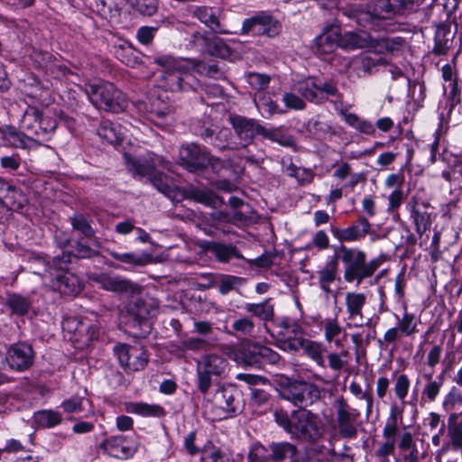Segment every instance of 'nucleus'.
Here are the masks:
<instances>
[{
	"instance_id": "obj_63",
	"label": "nucleus",
	"mask_w": 462,
	"mask_h": 462,
	"mask_svg": "<svg viewBox=\"0 0 462 462\" xmlns=\"http://www.w3.org/2000/svg\"><path fill=\"white\" fill-rule=\"evenodd\" d=\"M207 346L208 343L204 339L190 337L186 340H183L178 346V349L183 352L187 350L199 351L205 349Z\"/></svg>"
},
{
	"instance_id": "obj_21",
	"label": "nucleus",
	"mask_w": 462,
	"mask_h": 462,
	"mask_svg": "<svg viewBox=\"0 0 462 462\" xmlns=\"http://www.w3.org/2000/svg\"><path fill=\"white\" fill-rule=\"evenodd\" d=\"M357 222L346 228L336 229L334 236L341 242H355L365 238L371 232V224L365 217H359Z\"/></svg>"
},
{
	"instance_id": "obj_31",
	"label": "nucleus",
	"mask_w": 462,
	"mask_h": 462,
	"mask_svg": "<svg viewBox=\"0 0 462 462\" xmlns=\"http://www.w3.org/2000/svg\"><path fill=\"white\" fill-rule=\"evenodd\" d=\"M448 436L453 448L462 452V411L453 412L448 419Z\"/></svg>"
},
{
	"instance_id": "obj_61",
	"label": "nucleus",
	"mask_w": 462,
	"mask_h": 462,
	"mask_svg": "<svg viewBox=\"0 0 462 462\" xmlns=\"http://www.w3.org/2000/svg\"><path fill=\"white\" fill-rule=\"evenodd\" d=\"M442 385L443 378L441 377L434 382H427L422 390V395L425 396L428 401L434 402L439 395Z\"/></svg>"
},
{
	"instance_id": "obj_24",
	"label": "nucleus",
	"mask_w": 462,
	"mask_h": 462,
	"mask_svg": "<svg viewBox=\"0 0 462 462\" xmlns=\"http://www.w3.org/2000/svg\"><path fill=\"white\" fill-rule=\"evenodd\" d=\"M317 51L320 54H328L339 47V28L331 26L327 28L316 38Z\"/></svg>"
},
{
	"instance_id": "obj_17",
	"label": "nucleus",
	"mask_w": 462,
	"mask_h": 462,
	"mask_svg": "<svg viewBox=\"0 0 462 462\" xmlns=\"http://www.w3.org/2000/svg\"><path fill=\"white\" fill-rule=\"evenodd\" d=\"M147 119L162 129L171 127L174 121V108L159 98H152L146 109Z\"/></svg>"
},
{
	"instance_id": "obj_8",
	"label": "nucleus",
	"mask_w": 462,
	"mask_h": 462,
	"mask_svg": "<svg viewBox=\"0 0 462 462\" xmlns=\"http://www.w3.org/2000/svg\"><path fill=\"white\" fill-rule=\"evenodd\" d=\"M203 395L204 408L211 412L213 420L231 417L241 410L237 393L231 388L219 386L212 395L208 392Z\"/></svg>"
},
{
	"instance_id": "obj_33",
	"label": "nucleus",
	"mask_w": 462,
	"mask_h": 462,
	"mask_svg": "<svg viewBox=\"0 0 462 462\" xmlns=\"http://www.w3.org/2000/svg\"><path fill=\"white\" fill-rule=\"evenodd\" d=\"M270 459L273 462H282L287 458L293 460L297 453L295 445L287 442H272L269 445Z\"/></svg>"
},
{
	"instance_id": "obj_22",
	"label": "nucleus",
	"mask_w": 462,
	"mask_h": 462,
	"mask_svg": "<svg viewBox=\"0 0 462 462\" xmlns=\"http://www.w3.org/2000/svg\"><path fill=\"white\" fill-rule=\"evenodd\" d=\"M235 361L245 367L261 366V351L259 343H245L235 353Z\"/></svg>"
},
{
	"instance_id": "obj_1",
	"label": "nucleus",
	"mask_w": 462,
	"mask_h": 462,
	"mask_svg": "<svg viewBox=\"0 0 462 462\" xmlns=\"http://www.w3.org/2000/svg\"><path fill=\"white\" fill-rule=\"evenodd\" d=\"M274 420L291 439L315 443L325 434V424L318 414L307 409H299L288 413L282 409L273 412Z\"/></svg>"
},
{
	"instance_id": "obj_28",
	"label": "nucleus",
	"mask_w": 462,
	"mask_h": 462,
	"mask_svg": "<svg viewBox=\"0 0 462 462\" xmlns=\"http://www.w3.org/2000/svg\"><path fill=\"white\" fill-rule=\"evenodd\" d=\"M125 410L128 413L137 414L143 417H162L165 412L158 404H148L142 402H128L125 403Z\"/></svg>"
},
{
	"instance_id": "obj_38",
	"label": "nucleus",
	"mask_w": 462,
	"mask_h": 462,
	"mask_svg": "<svg viewBox=\"0 0 462 462\" xmlns=\"http://www.w3.org/2000/svg\"><path fill=\"white\" fill-rule=\"evenodd\" d=\"M231 51L226 42L217 36L215 33L210 32L207 50L204 55H209L220 59H226L229 57Z\"/></svg>"
},
{
	"instance_id": "obj_34",
	"label": "nucleus",
	"mask_w": 462,
	"mask_h": 462,
	"mask_svg": "<svg viewBox=\"0 0 462 462\" xmlns=\"http://www.w3.org/2000/svg\"><path fill=\"white\" fill-rule=\"evenodd\" d=\"M411 217L413 220L416 232L421 236L430 226V214L428 212V207L425 204L413 205L411 209Z\"/></svg>"
},
{
	"instance_id": "obj_23",
	"label": "nucleus",
	"mask_w": 462,
	"mask_h": 462,
	"mask_svg": "<svg viewBox=\"0 0 462 462\" xmlns=\"http://www.w3.org/2000/svg\"><path fill=\"white\" fill-rule=\"evenodd\" d=\"M338 270V258L333 256L328 261L324 267L317 272L319 288L326 293V296L332 292L330 285L336 281Z\"/></svg>"
},
{
	"instance_id": "obj_14",
	"label": "nucleus",
	"mask_w": 462,
	"mask_h": 462,
	"mask_svg": "<svg viewBox=\"0 0 462 462\" xmlns=\"http://www.w3.org/2000/svg\"><path fill=\"white\" fill-rule=\"evenodd\" d=\"M229 123L243 147L248 146L256 136L262 135L263 125L256 119L247 118L239 115H231L229 116Z\"/></svg>"
},
{
	"instance_id": "obj_32",
	"label": "nucleus",
	"mask_w": 462,
	"mask_h": 462,
	"mask_svg": "<svg viewBox=\"0 0 462 462\" xmlns=\"http://www.w3.org/2000/svg\"><path fill=\"white\" fill-rule=\"evenodd\" d=\"M366 303V296L362 292H347L345 304L349 319H363V309Z\"/></svg>"
},
{
	"instance_id": "obj_6",
	"label": "nucleus",
	"mask_w": 462,
	"mask_h": 462,
	"mask_svg": "<svg viewBox=\"0 0 462 462\" xmlns=\"http://www.w3.org/2000/svg\"><path fill=\"white\" fill-rule=\"evenodd\" d=\"M229 369L227 359L221 354L203 355L197 362L198 389L206 394L214 381L226 377Z\"/></svg>"
},
{
	"instance_id": "obj_10",
	"label": "nucleus",
	"mask_w": 462,
	"mask_h": 462,
	"mask_svg": "<svg viewBox=\"0 0 462 462\" xmlns=\"http://www.w3.org/2000/svg\"><path fill=\"white\" fill-rule=\"evenodd\" d=\"M179 162L190 172L203 171L208 166L213 170L220 163L218 158L212 157L208 152L195 143L182 145L179 151Z\"/></svg>"
},
{
	"instance_id": "obj_25",
	"label": "nucleus",
	"mask_w": 462,
	"mask_h": 462,
	"mask_svg": "<svg viewBox=\"0 0 462 462\" xmlns=\"http://www.w3.org/2000/svg\"><path fill=\"white\" fill-rule=\"evenodd\" d=\"M383 59L376 55H361L353 59L349 63V77L352 72H356L358 77L371 73L372 69L380 65Z\"/></svg>"
},
{
	"instance_id": "obj_11",
	"label": "nucleus",
	"mask_w": 462,
	"mask_h": 462,
	"mask_svg": "<svg viewBox=\"0 0 462 462\" xmlns=\"http://www.w3.org/2000/svg\"><path fill=\"white\" fill-rule=\"evenodd\" d=\"M114 353L120 365L128 373L143 370L149 361L146 349L139 344H117L114 346Z\"/></svg>"
},
{
	"instance_id": "obj_55",
	"label": "nucleus",
	"mask_w": 462,
	"mask_h": 462,
	"mask_svg": "<svg viewBox=\"0 0 462 462\" xmlns=\"http://www.w3.org/2000/svg\"><path fill=\"white\" fill-rule=\"evenodd\" d=\"M134 10L145 16L153 15L158 10V0H130Z\"/></svg>"
},
{
	"instance_id": "obj_5",
	"label": "nucleus",
	"mask_w": 462,
	"mask_h": 462,
	"mask_svg": "<svg viewBox=\"0 0 462 462\" xmlns=\"http://www.w3.org/2000/svg\"><path fill=\"white\" fill-rule=\"evenodd\" d=\"M20 127L39 147L53 136L57 122L52 117L44 116L35 106H28L20 121Z\"/></svg>"
},
{
	"instance_id": "obj_15",
	"label": "nucleus",
	"mask_w": 462,
	"mask_h": 462,
	"mask_svg": "<svg viewBox=\"0 0 462 462\" xmlns=\"http://www.w3.org/2000/svg\"><path fill=\"white\" fill-rule=\"evenodd\" d=\"M281 30V23L266 14H257L245 20L242 26V33L244 34L252 32L254 34H262L268 37L277 36Z\"/></svg>"
},
{
	"instance_id": "obj_29",
	"label": "nucleus",
	"mask_w": 462,
	"mask_h": 462,
	"mask_svg": "<svg viewBox=\"0 0 462 462\" xmlns=\"http://www.w3.org/2000/svg\"><path fill=\"white\" fill-rule=\"evenodd\" d=\"M261 137L273 143H276L283 147H293L295 145L293 137L284 129L283 126L268 128L263 125Z\"/></svg>"
},
{
	"instance_id": "obj_27",
	"label": "nucleus",
	"mask_w": 462,
	"mask_h": 462,
	"mask_svg": "<svg viewBox=\"0 0 462 462\" xmlns=\"http://www.w3.org/2000/svg\"><path fill=\"white\" fill-rule=\"evenodd\" d=\"M303 354L316 363L317 365L325 368V354L327 347L322 342L304 338L301 344Z\"/></svg>"
},
{
	"instance_id": "obj_40",
	"label": "nucleus",
	"mask_w": 462,
	"mask_h": 462,
	"mask_svg": "<svg viewBox=\"0 0 462 462\" xmlns=\"http://www.w3.org/2000/svg\"><path fill=\"white\" fill-rule=\"evenodd\" d=\"M110 255L115 260L132 266H144L152 262V255L147 253L137 254L134 253L120 254L117 252H111Z\"/></svg>"
},
{
	"instance_id": "obj_35",
	"label": "nucleus",
	"mask_w": 462,
	"mask_h": 462,
	"mask_svg": "<svg viewBox=\"0 0 462 462\" xmlns=\"http://www.w3.org/2000/svg\"><path fill=\"white\" fill-rule=\"evenodd\" d=\"M245 310L247 313L265 322L273 320L274 317V306L270 298L260 303H246Z\"/></svg>"
},
{
	"instance_id": "obj_60",
	"label": "nucleus",
	"mask_w": 462,
	"mask_h": 462,
	"mask_svg": "<svg viewBox=\"0 0 462 462\" xmlns=\"http://www.w3.org/2000/svg\"><path fill=\"white\" fill-rule=\"evenodd\" d=\"M270 77L266 74L250 72L247 75V82L249 85L257 90L264 89L270 83Z\"/></svg>"
},
{
	"instance_id": "obj_3",
	"label": "nucleus",
	"mask_w": 462,
	"mask_h": 462,
	"mask_svg": "<svg viewBox=\"0 0 462 462\" xmlns=\"http://www.w3.org/2000/svg\"><path fill=\"white\" fill-rule=\"evenodd\" d=\"M340 260L344 263V279L346 282H356L359 285L365 279L370 278L383 263V257L366 261V254L357 248H348L343 245L338 247Z\"/></svg>"
},
{
	"instance_id": "obj_4",
	"label": "nucleus",
	"mask_w": 462,
	"mask_h": 462,
	"mask_svg": "<svg viewBox=\"0 0 462 462\" xmlns=\"http://www.w3.org/2000/svg\"><path fill=\"white\" fill-rule=\"evenodd\" d=\"M155 63L162 67V87L172 92L188 91L195 88L196 79L189 67L171 56L155 58Z\"/></svg>"
},
{
	"instance_id": "obj_47",
	"label": "nucleus",
	"mask_w": 462,
	"mask_h": 462,
	"mask_svg": "<svg viewBox=\"0 0 462 462\" xmlns=\"http://www.w3.org/2000/svg\"><path fill=\"white\" fill-rule=\"evenodd\" d=\"M403 309L404 311L402 318H399L397 315H395L397 319L396 328H399L402 335L411 337L418 331L417 322L414 314L407 312L406 306H404Z\"/></svg>"
},
{
	"instance_id": "obj_45",
	"label": "nucleus",
	"mask_w": 462,
	"mask_h": 462,
	"mask_svg": "<svg viewBox=\"0 0 462 462\" xmlns=\"http://www.w3.org/2000/svg\"><path fill=\"white\" fill-rule=\"evenodd\" d=\"M209 35L210 32L206 31L194 32L186 39V48L204 55L207 50Z\"/></svg>"
},
{
	"instance_id": "obj_41",
	"label": "nucleus",
	"mask_w": 462,
	"mask_h": 462,
	"mask_svg": "<svg viewBox=\"0 0 462 462\" xmlns=\"http://www.w3.org/2000/svg\"><path fill=\"white\" fill-rule=\"evenodd\" d=\"M34 422L42 428H52L61 423V414L53 410H42L34 413Z\"/></svg>"
},
{
	"instance_id": "obj_13",
	"label": "nucleus",
	"mask_w": 462,
	"mask_h": 462,
	"mask_svg": "<svg viewBox=\"0 0 462 462\" xmlns=\"http://www.w3.org/2000/svg\"><path fill=\"white\" fill-rule=\"evenodd\" d=\"M63 329L71 334L70 340L79 343V347L87 346L97 337V328L87 319L68 318L63 321Z\"/></svg>"
},
{
	"instance_id": "obj_30",
	"label": "nucleus",
	"mask_w": 462,
	"mask_h": 462,
	"mask_svg": "<svg viewBox=\"0 0 462 462\" xmlns=\"http://www.w3.org/2000/svg\"><path fill=\"white\" fill-rule=\"evenodd\" d=\"M56 288L65 295H74L80 291L81 287L79 278L69 272H62L56 274Z\"/></svg>"
},
{
	"instance_id": "obj_50",
	"label": "nucleus",
	"mask_w": 462,
	"mask_h": 462,
	"mask_svg": "<svg viewBox=\"0 0 462 462\" xmlns=\"http://www.w3.org/2000/svg\"><path fill=\"white\" fill-rule=\"evenodd\" d=\"M150 180L152 185L166 196H171V194L177 189V186L164 173L154 171L152 175L150 177Z\"/></svg>"
},
{
	"instance_id": "obj_44",
	"label": "nucleus",
	"mask_w": 462,
	"mask_h": 462,
	"mask_svg": "<svg viewBox=\"0 0 462 462\" xmlns=\"http://www.w3.org/2000/svg\"><path fill=\"white\" fill-rule=\"evenodd\" d=\"M6 140L14 148L35 149L36 143L24 132L11 129L6 134Z\"/></svg>"
},
{
	"instance_id": "obj_36",
	"label": "nucleus",
	"mask_w": 462,
	"mask_h": 462,
	"mask_svg": "<svg viewBox=\"0 0 462 462\" xmlns=\"http://www.w3.org/2000/svg\"><path fill=\"white\" fill-rule=\"evenodd\" d=\"M125 162L127 169L134 176L139 177H151L154 172V163H152L148 160L135 158L130 155H125Z\"/></svg>"
},
{
	"instance_id": "obj_16",
	"label": "nucleus",
	"mask_w": 462,
	"mask_h": 462,
	"mask_svg": "<svg viewBox=\"0 0 462 462\" xmlns=\"http://www.w3.org/2000/svg\"><path fill=\"white\" fill-rule=\"evenodd\" d=\"M100 448L111 457L128 459L138 450V444L125 436H112L100 444Z\"/></svg>"
},
{
	"instance_id": "obj_39",
	"label": "nucleus",
	"mask_w": 462,
	"mask_h": 462,
	"mask_svg": "<svg viewBox=\"0 0 462 462\" xmlns=\"http://www.w3.org/2000/svg\"><path fill=\"white\" fill-rule=\"evenodd\" d=\"M193 15L197 17L206 26L213 30L214 32L220 31V23L218 17L211 7L208 6H197L193 12Z\"/></svg>"
},
{
	"instance_id": "obj_59",
	"label": "nucleus",
	"mask_w": 462,
	"mask_h": 462,
	"mask_svg": "<svg viewBox=\"0 0 462 462\" xmlns=\"http://www.w3.org/2000/svg\"><path fill=\"white\" fill-rule=\"evenodd\" d=\"M270 460L269 446L254 444L248 453V462H269Z\"/></svg>"
},
{
	"instance_id": "obj_43",
	"label": "nucleus",
	"mask_w": 462,
	"mask_h": 462,
	"mask_svg": "<svg viewBox=\"0 0 462 462\" xmlns=\"http://www.w3.org/2000/svg\"><path fill=\"white\" fill-rule=\"evenodd\" d=\"M298 90L308 101L315 104L323 103V97H321V93L319 92L318 81L316 79H308L300 83Z\"/></svg>"
},
{
	"instance_id": "obj_54",
	"label": "nucleus",
	"mask_w": 462,
	"mask_h": 462,
	"mask_svg": "<svg viewBox=\"0 0 462 462\" xmlns=\"http://www.w3.org/2000/svg\"><path fill=\"white\" fill-rule=\"evenodd\" d=\"M277 328H280L278 335L281 338H293L301 334V327L293 320L285 319L278 323Z\"/></svg>"
},
{
	"instance_id": "obj_12",
	"label": "nucleus",
	"mask_w": 462,
	"mask_h": 462,
	"mask_svg": "<svg viewBox=\"0 0 462 462\" xmlns=\"http://www.w3.org/2000/svg\"><path fill=\"white\" fill-rule=\"evenodd\" d=\"M336 420L338 433L343 439H355L357 436V420L361 415L357 409L349 405L343 397L336 400Z\"/></svg>"
},
{
	"instance_id": "obj_37",
	"label": "nucleus",
	"mask_w": 462,
	"mask_h": 462,
	"mask_svg": "<svg viewBox=\"0 0 462 462\" xmlns=\"http://www.w3.org/2000/svg\"><path fill=\"white\" fill-rule=\"evenodd\" d=\"M127 313L128 318L126 322L133 328L147 324L146 316L148 314V310L143 301L137 300L130 304L127 308Z\"/></svg>"
},
{
	"instance_id": "obj_46",
	"label": "nucleus",
	"mask_w": 462,
	"mask_h": 462,
	"mask_svg": "<svg viewBox=\"0 0 462 462\" xmlns=\"http://www.w3.org/2000/svg\"><path fill=\"white\" fill-rule=\"evenodd\" d=\"M307 134L315 139H322L332 132V127L319 116L311 118L306 124Z\"/></svg>"
},
{
	"instance_id": "obj_42",
	"label": "nucleus",
	"mask_w": 462,
	"mask_h": 462,
	"mask_svg": "<svg viewBox=\"0 0 462 462\" xmlns=\"http://www.w3.org/2000/svg\"><path fill=\"white\" fill-rule=\"evenodd\" d=\"M208 249L219 262L226 263L232 257L238 259L242 258V255L237 252L236 247L233 245L212 243Z\"/></svg>"
},
{
	"instance_id": "obj_58",
	"label": "nucleus",
	"mask_w": 462,
	"mask_h": 462,
	"mask_svg": "<svg viewBox=\"0 0 462 462\" xmlns=\"http://www.w3.org/2000/svg\"><path fill=\"white\" fill-rule=\"evenodd\" d=\"M7 305L17 315L25 314L30 308L29 300L18 294L11 295L7 300Z\"/></svg>"
},
{
	"instance_id": "obj_64",
	"label": "nucleus",
	"mask_w": 462,
	"mask_h": 462,
	"mask_svg": "<svg viewBox=\"0 0 462 462\" xmlns=\"http://www.w3.org/2000/svg\"><path fill=\"white\" fill-rule=\"evenodd\" d=\"M396 442L384 439L374 452V456L380 460H386V457L393 455L395 451Z\"/></svg>"
},
{
	"instance_id": "obj_26",
	"label": "nucleus",
	"mask_w": 462,
	"mask_h": 462,
	"mask_svg": "<svg viewBox=\"0 0 462 462\" xmlns=\"http://www.w3.org/2000/svg\"><path fill=\"white\" fill-rule=\"evenodd\" d=\"M97 134L101 139L113 145L120 143L125 136V130L120 125L108 120L100 123Z\"/></svg>"
},
{
	"instance_id": "obj_9",
	"label": "nucleus",
	"mask_w": 462,
	"mask_h": 462,
	"mask_svg": "<svg viewBox=\"0 0 462 462\" xmlns=\"http://www.w3.org/2000/svg\"><path fill=\"white\" fill-rule=\"evenodd\" d=\"M279 396L293 405L306 409L320 399L319 388L305 381H293L282 384Z\"/></svg>"
},
{
	"instance_id": "obj_53",
	"label": "nucleus",
	"mask_w": 462,
	"mask_h": 462,
	"mask_svg": "<svg viewBox=\"0 0 462 462\" xmlns=\"http://www.w3.org/2000/svg\"><path fill=\"white\" fill-rule=\"evenodd\" d=\"M70 222L74 230L80 232L85 237L92 238L95 236V230L91 226V221L85 216L79 214L70 217Z\"/></svg>"
},
{
	"instance_id": "obj_51",
	"label": "nucleus",
	"mask_w": 462,
	"mask_h": 462,
	"mask_svg": "<svg viewBox=\"0 0 462 462\" xmlns=\"http://www.w3.org/2000/svg\"><path fill=\"white\" fill-rule=\"evenodd\" d=\"M366 43V39L355 32H339V47L342 49L363 48Z\"/></svg>"
},
{
	"instance_id": "obj_49",
	"label": "nucleus",
	"mask_w": 462,
	"mask_h": 462,
	"mask_svg": "<svg viewBox=\"0 0 462 462\" xmlns=\"http://www.w3.org/2000/svg\"><path fill=\"white\" fill-rule=\"evenodd\" d=\"M189 62L193 69H195L201 76L216 79L222 76V72L216 62L205 63L196 59L190 60Z\"/></svg>"
},
{
	"instance_id": "obj_52",
	"label": "nucleus",
	"mask_w": 462,
	"mask_h": 462,
	"mask_svg": "<svg viewBox=\"0 0 462 462\" xmlns=\"http://www.w3.org/2000/svg\"><path fill=\"white\" fill-rule=\"evenodd\" d=\"M323 330L325 340L328 343L335 341L336 346H340L341 343L336 339L342 332L343 328L339 324L337 318L326 319L323 321Z\"/></svg>"
},
{
	"instance_id": "obj_2",
	"label": "nucleus",
	"mask_w": 462,
	"mask_h": 462,
	"mask_svg": "<svg viewBox=\"0 0 462 462\" xmlns=\"http://www.w3.org/2000/svg\"><path fill=\"white\" fill-rule=\"evenodd\" d=\"M413 5L411 0H378L366 9L350 6L346 14L364 27L377 29L383 20L403 14Z\"/></svg>"
},
{
	"instance_id": "obj_48",
	"label": "nucleus",
	"mask_w": 462,
	"mask_h": 462,
	"mask_svg": "<svg viewBox=\"0 0 462 462\" xmlns=\"http://www.w3.org/2000/svg\"><path fill=\"white\" fill-rule=\"evenodd\" d=\"M245 282V278L228 274H220L217 284L219 292L222 295H226L230 291L237 290Z\"/></svg>"
},
{
	"instance_id": "obj_19",
	"label": "nucleus",
	"mask_w": 462,
	"mask_h": 462,
	"mask_svg": "<svg viewBox=\"0 0 462 462\" xmlns=\"http://www.w3.org/2000/svg\"><path fill=\"white\" fill-rule=\"evenodd\" d=\"M96 282L101 288L120 294H134L138 291L139 287L131 281L120 277L101 273L97 276Z\"/></svg>"
},
{
	"instance_id": "obj_20",
	"label": "nucleus",
	"mask_w": 462,
	"mask_h": 462,
	"mask_svg": "<svg viewBox=\"0 0 462 462\" xmlns=\"http://www.w3.org/2000/svg\"><path fill=\"white\" fill-rule=\"evenodd\" d=\"M455 32H451V23L443 22L437 25L432 53L435 56L446 55L451 49Z\"/></svg>"
},
{
	"instance_id": "obj_57",
	"label": "nucleus",
	"mask_w": 462,
	"mask_h": 462,
	"mask_svg": "<svg viewBox=\"0 0 462 462\" xmlns=\"http://www.w3.org/2000/svg\"><path fill=\"white\" fill-rule=\"evenodd\" d=\"M201 462H234L232 456L220 448H213L205 451L200 457Z\"/></svg>"
},
{
	"instance_id": "obj_62",
	"label": "nucleus",
	"mask_w": 462,
	"mask_h": 462,
	"mask_svg": "<svg viewBox=\"0 0 462 462\" xmlns=\"http://www.w3.org/2000/svg\"><path fill=\"white\" fill-rule=\"evenodd\" d=\"M410 380L406 374H400L394 384V392L397 398L403 401L408 394Z\"/></svg>"
},
{
	"instance_id": "obj_7",
	"label": "nucleus",
	"mask_w": 462,
	"mask_h": 462,
	"mask_svg": "<svg viewBox=\"0 0 462 462\" xmlns=\"http://www.w3.org/2000/svg\"><path fill=\"white\" fill-rule=\"evenodd\" d=\"M86 93L90 102L97 108L107 112L119 113L127 105L126 98L122 91L110 82L91 84L86 88Z\"/></svg>"
},
{
	"instance_id": "obj_56",
	"label": "nucleus",
	"mask_w": 462,
	"mask_h": 462,
	"mask_svg": "<svg viewBox=\"0 0 462 462\" xmlns=\"http://www.w3.org/2000/svg\"><path fill=\"white\" fill-rule=\"evenodd\" d=\"M399 432L396 410L392 409L386 423L383 429V439H389L396 442V437Z\"/></svg>"
},
{
	"instance_id": "obj_18",
	"label": "nucleus",
	"mask_w": 462,
	"mask_h": 462,
	"mask_svg": "<svg viewBox=\"0 0 462 462\" xmlns=\"http://www.w3.org/2000/svg\"><path fill=\"white\" fill-rule=\"evenodd\" d=\"M34 353L32 347L26 343L13 345L7 352L6 360L12 369L24 371L33 364Z\"/></svg>"
}]
</instances>
